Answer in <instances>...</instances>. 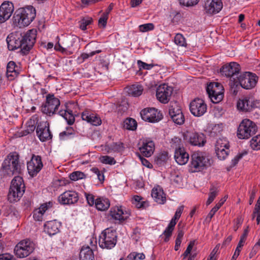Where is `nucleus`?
<instances>
[{"mask_svg":"<svg viewBox=\"0 0 260 260\" xmlns=\"http://www.w3.org/2000/svg\"><path fill=\"white\" fill-rule=\"evenodd\" d=\"M36 37L37 30L34 29L28 30L20 37L11 34L6 39L8 48L10 50L19 49L18 52L21 54L26 55L36 43Z\"/></svg>","mask_w":260,"mask_h":260,"instance_id":"nucleus-1","label":"nucleus"},{"mask_svg":"<svg viewBox=\"0 0 260 260\" xmlns=\"http://www.w3.org/2000/svg\"><path fill=\"white\" fill-rule=\"evenodd\" d=\"M18 152L14 151L8 154L2 163L0 169V177L18 176L21 173L22 164Z\"/></svg>","mask_w":260,"mask_h":260,"instance_id":"nucleus-2","label":"nucleus"},{"mask_svg":"<svg viewBox=\"0 0 260 260\" xmlns=\"http://www.w3.org/2000/svg\"><path fill=\"white\" fill-rule=\"evenodd\" d=\"M36 16L35 8L31 6H28L16 10L14 16V21L19 27H24L28 26Z\"/></svg>","mask_w":260,"mask_h":260,"instance_id":"nucleus-3","label":"nucleus"},{"mask_svg":"<svg viewBox=\"0 0 260 260\" xmlns=\"http://www.w3.org/2000/svg\"><path fill=\"white\" fill-rule=\"evenodd\" d=\"M210 165V159L208 156L202 152H195L191 156L189 171L192 173L199 172L207 169Z\"/></svg>","mask_w":260,"mask_h":260,"instance_id":"nucleus-4","label":"nucleus"},{"mask_svg":"<svg viewBox=\"0 0 260 260\" xmlns=\"http://www.w3.org/2000/svg\"><path fill=\"white\" fill-rule=\"evenodd\" d=\"M24 188L22 178L19 176H15L11 181L8 194V201L11 203L19 201L24 192Z\"/></svg>","mask_w":260,"mask_h":260,"instance_id":"nucleus-5","label":"nucleus"},{"mask_svg":"<svg viewBox=\"0 0 260 260\" xmlns=\"http://www.w3.org/2000/svg\"><path fill=\"white\" fill-rule=\"evenodd\" d=\"M117 234L115 230L108 228L100 234L99 245L103 249H111L114 247L117 243Z\"/></svg>","mask_w":260,"mask_h":260,"instance_id":"nucleus-6","label":"nucleus"},{"mask_svg":"<svg viewBox=\"0 0 260 260\" xmlns=\"http://www.w3.org/2000/svg\"><path fill=\"white\" fill-rule=\"evenodd\" d=\"M258 80V77L255 74L250 72H245L240 75L234 82H231V88L240 85L242 88L249 89L254 87Z\"/></svg>","mask_w":260,"mask_h":260,"instance_id":"nucleus-7","label":"nucleus"},{"mask_svg":"<svg viewBox=\"0 0 260 260\" xmlns=\"http://www.w3.org/2000/svg\"><path fill=\"white\" fill-rule=\"evenodd\" d=\"M257 126L252 121L243 119L240 123L237 130V137L240 139H247L255 134Z\"/></svg>","mask_w":260,"mask_h":260,"instance_id":"nucleus-8","label":"nucleus"},{"mask_svg":"<svg viewBox=\"0 0 260 260\" xmlns=\"http://www.w3.org/2000/svg\"><path fill=\"white\" fill-rule=\"evenodd\" d=\"M60 105V100L52 93L46 95V102L41 107V112L49 116H52L56 113Z\"/></svg>","mask_w":260,"mask_h":260,"instance_id":"nucleus-9","label":"nucleus"},{"mask_svg":"<svg viewBox=\"0 0 260 260\" xmlns=\"http://www.w3.org/2000/svg\"><path fill=\"white\" fill-rule=\"evenodd\" d=\"M223 88L218 82L210 83L206 87V91L212 103L217 104L221 102L223 98Z\"/></svg>","mask_w":260,"mask_h":260,"instance_id":"nucleus-10","label":"nucleus"},{"mask_svg":"<svg viewBox=\"0 0 260 260\" xmlns=\"http://www.w3.org/2000/svg\"><path fill=\"white\" fill-rule=\"evenodd\" d=\"M240 71V65L235 62H231L223 66L220 70V72L223 76L231 78L229 85L231 87V82H234L239 78Z\"/></svg>","mask_w":260,"mask_h":260,"instance_id":"nucleus-11","label":"nucleus"},{"mask_svg":"<svg viewBox=\"0 0 260 260\" xmlns=\"http://www.w3.org/2000/svg\"><path fill=\"white\" fill-rule=\"evenodd\" d=\"M34 250V243L29 240H24L19 242L15 247L14 252L19 258L28 256Z\"/></svg>","mask_w":260,"mask_h":260,"instance_id":"nucleus-12","label":"nucleus"},{"mask_svg":"<svg viewBox=\"0 0 260 260\" xmlns=\"http://www.w3.org/2000/svg\"><path fill=\"white\" fill-rule=\"evenodd\" d=\"M237 107L238 110L243 112H250L254 109L260 108V101L254 100L252 97H245L239 99Z\"/></svg>","mask_w":260,"mask_h":260,"instance_id":"nucleus-13","label":"nucleus"},{"mask_svg":"<svg viewBox=\"0 0 260 260\" xmlns=\"http://www.w3.org/2000/svg\"><path fill=\"white\" fill-rule=\"evenodd\" d=\"M183 136L184 139L192 146H203L206 142V137L202 133L187 132Z\"/></svg>","mask_w":260,"mask_h":260,"instance_id":"nucleus-14","label":"nucleus"},{"mask_svg":"<svg viewBox=\"0 0 260 260\" xmlns=\"http://www.w3.org/2000/svg\"><path fill=\"white\" fill-rule=\"evenodd\" d=\"M189 109L193 115L200 117L206 112L207 107L204 101L201 99L197 98L190 103Z\"/></svg>","mask_w":260,"mask_h":260,"instance_id":"nucleus-15","label":"nucleus"},{"mask_svg":"<svg viewBox=\"0 0 260 260\" xmlns=\"http://www.w3.org/2000/svg\"><path fill=\"white\" fill-rule=\"evenodd\" d=\"M142 119L149 122H158L162 118V115L153 108H145L140 112Z\"/></svg>","mask_w":260,"mask_h":260,"instance_id":"nucleus-16","label":"nucleus"},{"mask_svg":"<svg viewBox=\"0 0 260 260\" xmlns=\"http://www.w3.org/2000/svg\"><path fill=\"white\" fill-rule=\"evenodd\" d=\"M27 170L29 174L34 177L41 171L43 165L41 157L32 154L30 160L27 162Z\"/></svg>","mask_w":260,"mask_h":260,"instance_id":"nucleus-17","label":"nucleus"},{"mask_svg":"<svg viewBox=\"0 0 260 260\" xmlns=\"http://www.w3.org/2000/svg\"><path fill=\"white\" fill-rule=\"evenodd\" d=\"M173 88L166 84L159 85L156 90V96L162 103H167L172 94Z\"/></svg>","mask_w":260,"mask_h":260,"instance_id":"nucleus-18","label":"nucleus"},{"mask_svg":"<svg viewBox=\"0 0 260 260\" xmlns=\"http://www.w3.org/2000/svg\"><path fill=\"white\" fill-rule=\"evenodd\" d=\"M36 133L40 141L45 142L52 139V135L49 129V124L47 121L40 122L36 129Z\"/></svg>","mask_w":260,"mask_h":260,"instance_id":"nucleus-19","label":"nucleus"},{"mask_svg":"<svg viewBox=\"0 0 260 260\" xmlns=\"http://www.w3.org/2000/svg\"><path fill=\"white\" fill-rule=\"evenodd\" d=\"M78 194L77 192L68 190L61 194L58 198V202L62 205H72L78 202Z\"/></svg>","mask_w":260,"mask_h":260,"instance_id":"nucleus-20","label":"nucleus"},{"mask_svg":"<svg viewBox=\"0 0 260 260\" xmlns=\"http://www.w3.org/2000/svg\"><path fill=\"white\" fill-rule=\"evenodd\" d=\"M14 11V6L12 2H4L0 6V23L5 22L9 19Z\"/></svg>","mask_w":260,"mask_h":260,"instance_id":"nucleus-21","label":"nucleus"},{"mask_svg":"<svg viewBox=\"0 0 260 260\" xmlns=\"http://www.w3.org/2000/svg\"><path fill=\"white\" fill-rule=\"evenodd\" d=\"M222 6V2L221 0L208 1L205 3V10L207 14L212 15L219 12Z\"/></svg>","mask_w":260,"mask_h":260,"instance_id":"nucleus-22","label":"nucleus"},{"mask_svg":"<svg viewBox=\"0 0 260 260\" xmlns=\"http://www.w3.org/2000/svg\"><path fill=\"white\" fill-rule=\"evenodd\" d=\"M110 215L114 220L121 222L128 217L129 214L126 212L124 213L121 207L116 206L111 209Z\"/></svg>","mask_w":260,"mask_h":260,"instance_id":"nucleus-23","label":"nucleus"},{"mask_svg":"<svg viewBox=\"0 0 260 260\" xmlns=\"http://www.w3.org/2000/svg\"><path fill=\"white\" fill-rule=\"evenodd\" d=\"M154 143L150 140H144L142 142V146L139 147L141 154L147 157L150 156L154 151Z\"/></svg>","mask_w":260,"mask_h":260,"instance_id":"nucleus-24","label":"nucleus"},{"mask_svg":"<svg viewBox=\"0 0 260 260\" xmlns=\"http://www.w3.org/2000/svg\"><path fill=\"white\" fill-rule=\"evenodd\" d=\"M20 72V67L13 61H9L7 66L6 75L9 80H13Z\"/></svg>","mask_w":260,"mask_h":260,"instance_id":"nucleus-25","label":"nucleus"},{"mask_svg":"<svg viewBox=\"0 0 260 260\" xmlns=\"http://www.w3.org/2000/svg\"><path fill=\"white\" fill-rule=\"evenodd\" d=\"M81 117L83 120H85L94 126L100 125L102 123V120L99 116L87 110L82 113Z\"/></svg>","mask_w":260,"mask_h":260,"instance_id":"nucleus-26","label":"nucleus"},{"mask_svg":"<svg viewBox=\"0 0 260 260\" xmlns=\"http://www.w3.org/2000/svg\"><path fill=\"white\" fill-rule=\"evenodd\" d=\"M61 224L56 220L48 221L44 225V231L50 236L54 235L59 231Z\"/></svg>","mask_w":260,"mask_h":260,"instance_id":"nucleus-27","label":"nucleus"},{"mask_svg":"<svg viewBox=\"0 0 260 260\" xmlns=\"http://www.w3.org/2000/svg\"><path fill=\"white\" fill-rule=\"evenodd\" d=\"M151 196L154 200L158 204H163L166 202V194L162 188L159 186H157L152 189Z\"/></svg>","mask_w":260,"mask_h":260,"instance_id":"nucleus-28","label":"nucleus"},{"mask_svg":"<svg viewBox=\"0 0 260 260\" xmlns=\"http://www.w3.org/2000/svg\"><path fill=\"white\" fill-rule=\"evenodd\" d=\"M174 158L179 165H183L188 161L189 154L185 151L184 148L178 149L175 151Z\"/></svg>","mask_w":260,"mask_h":260,"instance_id":"nucleus-29","label":"nucleus"},{"mask_svg":"<svg viewBox=\"0 0 260 260\" xmlns=\"http://www.w3.org/2000/svg\"><path fill=\"white\" fill-rule=\"evenodd\" d=\"M229 146L226 143L223 146L221 145L219 141L217 142L215 147V151L218 158L220 160L224 159L229 154Z\"/></svg>","mask_w":260,"mask_h":260,"instance_id":"nucleus-30","label":"nucleus"},{"mask_svg":"<svg viewBox=\"0 0 260 260\" xmlns=\"http://www.w3.org/2000/svg\"><path fill=\"white\" fill-rule=\"evenodd\" d=\"M80 260H94V255L93 250L88 246H83L79 254Z\"/></svg>","mask_w":260,"mask_h":260,"instance_id":"nucleus-31","label":"nucleus"},{"mask_svg":"<svg viewBox=\"0 0 260 260\" xmlns=\"http://www.w3.org/2000/svg\"><path fill=\"white\" fill-rule=\"evenodd\" d=\"M58 113L66 120L69 125H72L74 123L75 119L72 110L66 108V109L60 110Z\"/></svg>","mask_w":260,"mask_h":260,"instance_id":"nucleus-32","label":"nucleus"},{"mask_svg":"<svg viewBox=\"0 0 260 260\" xmlns=\"http://www.w3.org/2000/svg\"><path fill=\"white\" fill-rule=\"evenodd\" d=\"M76 135V131L73 127L69 126L64 131L59 134V138L61 140H68L74 138Z\"/></svg>","mask_w":260,"mask_h":260,"instance_id":"nucleus-33","label":"nucleus"},{"mask_svg":"<svg viewBox=\"0 0 260 260\" xmlns=\"http://www.w3.org/2000/svg\"><path fill=\"white\" fill-rule=\"evenodd\" d=\"M110 201L108 199L98 198L95 201L96 209L100 211H105L110 207Z\"/></svg>","mask_w":260,"mask_h":260,"instance_id":"nucleus-34","label":"nucleus"},{"mask_svg":"<svg viewBox=\"0 0 260 260\" xmlns=\"http://www.w3.org/2000/svg\"><path fill=\"white\" fill-rule=\"evenodd\" d=\"M169 159V153L167 151H162L158 153L154 158V162L159 166L166 164Z\"/></svg>","mask_w":260,"mask_h":260,"instance_id":"nucleus-35","label":"nucleus"},{"mask_svg":"<svg viewBox=\"0 0 260 260\" xmlns=\"http://www.w3.org/2000/svg\"><path fill=\"white\" fill-rule=\"evenodd\" d=\"M181 107L177 102H171L169 107V114L171 116L181 113Z\"/></svg>","mask_w":260,"mask_h":260,"instance_id":"nucleus-36","label":"nucleus"},{"mask_svg":"<svg viewBox=\"0 0 260 260\" xmlns=\"http://www.w3.org/2000/svg\"><path fill=\"white\" fill-rule=\"evenodd\" d=\"M143 91V87L140 85H132L129 88L128 94L134 96H139Z\"/></svg>","mask_w":260,"mask_h":260,"instance_id":"nucleus-37","label":"nucleus"},{"mask_svg":"<svg viewBox=\"0 0 260 260\" xmlns=\"http://www.w3.org/2000/svg\"><path fill=\"white\" fill-rule=\"evenodd\" d=\"M137 126L136 121L132 118H126L123 122V127L126 129L134 131Z\"/></svg>","mask_w":260,"mask_h":260,"instance_id":"nucleus-38","label":"nucleus"},{"mask_svg":"<svg viewBox=\"0 0 260 260\" xmlns=\"http://www.w3.org/2000/svg\"><path fill=\"white\" fill-rule=\"evenodd\" d=\"M170 144L171 147L174 149L175 151L178 150V149H181L183 148L181 139L177 137H174L171 139Z\"/></svg>","mask_w":260,"mask_h":260,"instance_id":"nucleus-39","label":"nucleus"},{"mask_svg":"<svg viewBox=\"0 0 260 260\" xmlns=\"http://www.w3.org/2000/svg\"><path fill=\"white\" fill-rule=\"evenodd\" d=\"M250 146L253 150H260V135L253 137L250 141Z\"/></svg>","mask_w":260,"mask_h":260,"instance_id":"nucleus-40","label":"nucleus"},{"mask_svg":"<svg viewBox=\"0 0 260 260\" xmlns=\"http://www.w3.org/2000/svg\"><path fill=\"white\" fill-rule=\"evenodd\" d=\"M100 52H101V50H97L95 51H92L89 53H83L80 55L79 57H78V60L79 61L80 63H82L89 57H91L95 54L99 53Z\"/></svg>","mask_w":260,"mask_h":260,"instance_id":"nucleus-41","label":"nucleus"},{"mask_svg":"<svg viewBox=\"0 0 260 260\" xmlns=\"http://www.w3.org/2000/svg\"><path fill=\"white\" fill-rule=\"evenodd\" d=\"M218 190L214 186H212L210 189V192L209 194V198L207 201V205H210L214 200L216 196L217 195Z\"/></svg>","mask_w":260,"mask_h":260,"instance_id":"nucleus-42","label":"nucleus"},{"mask_svg":"<svg viewBox=\"0 0 260 260\" xmlns=\"http://www.w3.org/2000/svg\"><path fill=\"white\" fill-rule=\"evenodd\" d=\"M142 198L139 196H135L132 200V203L138 208L145 207V202L142 201Z\"/></svg>","mask_w":260,"mask_h":260,"instance_id":"nucleus-43","label":"nucleus"},{"mask_svg":"<svg viewBox=\"0 0 260 260\" xmlns=\"http://www.w3.org/2000/svg\"><path fill=\"white\" fill-rule=\"evenodd\" d=\"M173 122L177 124L181 125L184 122V116L182 112L178 113L174 116H171Z\"/></svg>","mask_w":260,"mask_h":260,"instance_id":"nucleus-44","label":"nucleus"},{"mask_svg":"<svg viewBox=\"0 0 260 260\" xmlns=\"http://www.w3.org/2000/svg\"><path fill=\"white\" fill-rule=\"evenodd\" d=\"M175 43L180 46H185L186 43L185 39L182 35L180 34H177L174 38Z\"/></svg>","mask_w":260,"mask_h":260,"instance_id":"nucleus-45","label":"nucleus"},{"mask_svg":"<svg viewBox=\"0 0 260 260\" xmlns=\"http://www.w3.org/2000/svg\"><path fill=\"white\" fill-rule=\"evenodd\" d=\"M174 227L171 226L170 224H168L167 228L165 229V230L163 232V235L165 237V238L164 239V241L165 242H168L169 240L170 237L172 235V232L174 231Z\"/></svg>","mask_w":260,"mask_h":260,"instance_id":"nucleus-46","label":"nucleus"},{"mask_svg":"<svg viewBox=\"0 0 260 260\" xmlns=\"http://www.w3.org/2000/svg\"><path fill=\"white\" fill-rule=\"evenodd\" d=\"M85 177V174L79 171H75L71 173L70 175V178L73 181H77L79 179H82Z\"/></svg>","mask_w":260,"mask_h":260,"instance_id":"nucleus-47","label":"nucleus"},{"mask_svg":"<svg viewBox=\"0 0 260 260\" xmlns=\"http://www.w3.org/2000/svg\"><path fill=\"white\" fill-rule=\"evenodd\" d=\"M101 161L105 164H108L110 165H114L116 161L115 159L111 156L105 155L101 157Z\"/></svg>","mask_w":260,"mask_h":260,"instance_id":"nucleus-48","label":"nucleus"},{"mask_svg":"<svg viewBox=\"0 0 260 260\" xmlns=\"http://www.w3.org/2000/svg\"><path fill=\"white\" fill-rule=\"evenodd\" d=\"M139 28L141 32H147L153 30L154 28V25L152 23H149L140 25Z\"/></svg>","mask_w":260,"mask_h":260,"instance_id":"nucleus-49","label":"nucleus"},{"mask_svg":"<svg viewBox=\"0 0 260 260\" xmlns=\"http://www.w3.org/2000/svg\"><path fill=\"white\" fill-rule=\"evenodd\" d=\"M180 5L186 7H192L198 3L199 0H179Z\"/></svg>","mask_w":260,"mask_h":260,"instance_id":"nucleus-50","label":"nucleus"},{"mask_svg":"<svg viewBox=\"0 0 260 260\" xmlns=\"http://www.w3.org/2000/svg\"><path fill=\"white\" fill-rule=\"evenodd\" d=\"M137 63L140 68V69L141 70L144 69L149 70L151 69L154 66V64L153 63L148 64L144 62H143L141 60H138Z\"/></svg>","mask_w":260,"mask_h":260,"instance_id":"nucleus-51","label":"nucleus"},{"mask_svg":"<svg viewBox=\"0 0 260 260\" xmlns=\"http://www.w3.org/2000/svg\"><path fill=\"white\" fill-rule=\"evenodd\" d=\"M92 21L91 18H88L87 19H83L80 25V28L82 30H86L87 26L90 24Z\"/></svg>","mask_w":260,"mask_h":260,"instance_id":"nucleus-52","label":"nucleus"},{"mask_svg":"<svg viewBox=\"0 0 260 260\" xmlns=\"http://www.w3.org/2000/svg\"><path fill=\"white\" fill-rule=\"evenodd\" d=\"M44 214V213H43L42 211L39 208L38 209L34 211L33 217L36 220L42 221Z\"/></svg>","mask_w":260,"mask_h":260,"instance_id":"nucleus-53","label":"nucleus"},{"mask_svg":"<svg viewBox=\"0 0 260 260\" xmlns=\"http://www.w3.org/2000/svg\"><path fill=\"white\" fill-rule=\"evenodd\" d=\"M53 204V203L52 202L49 201L42 204L39 209L42 211L43 213H45L47 210L52 207Z\"/></svg>","mask_w":260,"mask_h":260,"instance_id":"nucleus-54","label":"nucleus"},{"mask_svg":"<svg viewBox=\"0 0 260 260\" xmlns=\"http://www.w3.org/2000/svg\"><path fill=\"white\" fill-rule=\"evenodd\" d=\"M194 245V241H190L186 249L184 251L182 255L183 256V258L184 259L186 257H187L189 254L190 253V252Z\"/></svg>","mask_w":260,"mask_h":260,"instance_id":"nucleus-55","label":"nucleus"},{"mask_svg":"<svg viewBox=\"0 0 260 260\" xmlns=\"http://www.w3.org/2000/svg\"><path fill=\"white\" fill-rule=\"evenodd\" d=\"M108 16L107 14H103L101 18L99 20V24L102 25L103 27H105L107 24Z\"/></svg>","mask_w":260,"mask_h":260,"instance_id":"nucleus-56","label":"nucleus"},{"mask_svg":"<svg viewBox=\"0 0 260 260\" xmlns=\"http://www.w3.org/2000/svg\"><path fill=\"white\" fill-rule=\"evenodd\" d=\"M246 154L247 152H245L243 153H239V154L237 155L234 158V159H232L231 166L234 167L235 166H236L238 164L239 160L243 157V156Z\"/></svg>","mask_w":260,"mask_h":260,"instance_id":"nucleus-57","label":"nucleus"},{"mask_svg":"<svg viewBox=\"0 0 260 260\" xmlns=\"http://www.w3.org/2000/svg\"><path fill=\"white\" fill-rule=\"evenodd\" d=\"M219 207L216 205L210 210V212L208 214L206 219H209L210 221L214 215L215 213L219 209Z\"/></svg>","mask_w":260,"mask_h":260,"instance_id":"nucleus-58","label":"nucleus"},{"mask_svg":"<svg viewBox=\"0 0 260 260\" xmlns=\"http://www.w3.org/2000/svg\"><path fill=\"white\" fill-rule=\"evenodd\" d=\"M0 260H16L13 255L9 253L0 254Z\"/></svg>","mask_w":260,"mask_h":260,"instance_id":"nucleus-59","label":"nucleus"},{"mask_svg":"<svg viewBox=\"0 0 260 260\" xmlns=\"http://www.w3.org/2000/svg\"><path fill=\"white\" fill-rule=\"evenodd\" d=\"M133 239H135L136 241H138V239L140 238V236L141 234V229L138 228L136 227L133 230Z\"/></svg>","mask_w":260,"mask_h":260,"instance_id":"nucleus-60","label":"nucleus"},{"mask_svg":"<svg viewBox=\"0 0 260 260\" xmlns=\"http://www.w3.org/2000/svg\"><path fill=\"white\" fill-rule=\"evenodd\" d=\"M86 198L88 204L90 206H92L95 204L94 196L91 194H85Z\"/></svg>","mask_w":260,"mask_h":260,"instance_id":"nucleus-61","label":"nucleus"},{"mask_svg":"<svg viewBox=\"0 0 260 260\" xmlns=\"http://www.w3.org/2000/svg\"><path fill=\"white\" fill-rule=\"evenodd\" d=\"M27 124V126L26 131L27 134L30 133L35 131L36 126L32 123V121L31 120L29 122H28Z\"/></svg>","mask_w":260,"mask_h":260,"instance_id":"nucleus-62","label":"nucleus"},{"mask_svg":"<svg viewBox=\"0 0 260 260\" xmlns=\"http://www.w3.org/2000/svg\"><path fill=\"white\" fill-rule=\"evenodd\" d=\"M183 209H184L183 206H181L179 207L177 209L174 216L179 219V218L180 217L181 214L183 211Z\"/></svg>","mask_w":260,"mask_h":260,"instance_id":"nucleus-63","label":"nucleus"},{"mask_svg":"<svg viewBox=\"0 0 260 260\" xmlns=\"http://www.w3.org/2000/svg\"><path fill=\"white\" fill-rule=\"evenodd\" d=\"M54 49L55 50L60 51L62 53H65L67 51L66 49L63 48L58 42L55 45Z\"/></svg>","mask_w":260,"mask_h":260,"instance_id":"nucleus-64","label":"nucleus"}]
</instances>
